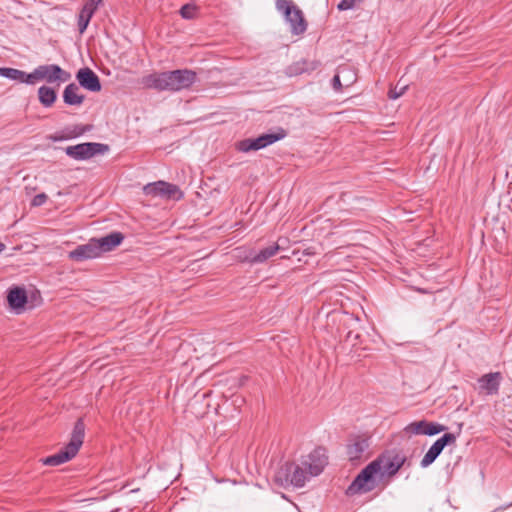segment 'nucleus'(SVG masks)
Segmentation results:
<instances>
[{
    "instance_id": "f257e3e1",
    "label": "nucleus",
    "mask_w": 512,
    "mask_h": 512,
    "mask_svg": "<svg viewBox=\"0 0 512 512\" xmlns=\"http://www.w3.org/2000/svg\"><path fill=\"white\" fill-rule=\"evenodd\" d=\"M196 80L197 74L195 71L177 69L145 75L140 79V84L148 89L176 92L190 88Z\"/></svg>"
},
{
    "instance_id": "f03ea898",
    "label": "nucleus",
    "mask_w": 512,
    "mask_h": 512,
    "mask_svg": "<svg viewBox=\"0 0 512 512\" xmlns=\"http://www.w3.org/2000/svg\"><path fill=\"white\" fill-rule=\"evenodd\" d=\"M84 438V423L78 420L74 426L70 442L58 453L43 460L45 465L57 466L71 460L79 451Z\"/></svg>"
},
{
    "instance_id": "7ed1b4c3",
    "label": "nucleus",
    "mask_w": 512,
    "mask_h": 512,
    "mask_svg": "<svg viewBox=\"0 0 512 512\" xmlns=\"http://www.w3.org/2000/svg\"><path fill=\"white\" fill-rule=\"evenodd\" d=\"M311 477L303 464L285 463L275 473V481L283 486L303 487Z\"/></svg>"
},
{
    "instance_id": "20e7f679",
    "label": "nucleus",
    "mask_w": 512,
    "mask_h": 512,
    "mask_svg": "<svg viewBox=\"0 0 512 512\" xmlns=\"http://www.w3.org/2000/svg\"><path fill=\"white\" fill-rule=\"evenodd\" d=\"M375 467L376 464L372 462L368 464L350 484L347 493L350 495L367 493L384 485Z\"/></svg>"
},
{
    "instance_id": "39448f33",
    "label": "nucleus",
    "mask_w": 512,
    "mask_h": 512,
    "mask_svg": "<svg viewBox=\"0 0 512 512\" xmlns=\"http://www.w3.org/2000/svg\"><path fill=\"white\" fill-rule=\"evenodd\" d=\"M70 78L71 74L59 65H40L28 75V84H35L36 81L40 80H45L50 84H60L69 81Z\"/></svg>"
},
{
    "instance_id": "423d86ee",
    "label": "nucleus",
    "mask_w": 512,
    "mask_h": 512,
    "mask_svg": "<svg viewBox=\"0 0 512 512\" xmlns=\"http://www.w3.org/2000/svg\"><path fill=\"white\" fill-rule=\"evenodd\" d=\"M276 7L283 12L286 20L290 23L291 32L294 35L303 34L307 29L303 12L293 4L291 0H277Z\"/></svg>"
},
{
    "instance_id": "0eeeda50",
    "label": "nucleus",
    "mask_w": 512,
    "mask_h": 512,
    "mask_svg": "<svg viewBox=\"0 0 512 512\" xmlns=\"http://www.w3.org/2000/svg\"><path fill=\"white\" fill-rule=\"evenodd\" d=\"M286 136L284 129H279L277 132L262 134L257 138H248L236 143V149L242 152L251 150H259L264 148Z\"/></svg>"
},
{
    "instance_id": "6e6552de",
    "label": "nucleus",
    "mask_w": 512,
    "mask_h": 512,
    "mask_svg": "<svg viewBox=\"0 0 512 512\" xmlns=\"http://www.w3.org/2000/svg\"><path fill=\"white\" fill-rule=\"evenodd\" d=\"M370 437L355 435L351 437L346 446V454L350 461H360L369 456Z\"/></svg>"
},
{
    "instance_id": "1a4fd4ad",
    "label": "nucleus",
    "mask_w": 512,
    "mask_h": 512,
    "mask_svg": "<svg viewBox=\"0 0 512 512\" xmlns=\"http://www.w3.org/2000/svg\"><path fill=\"white\" fill-rule=\"evenodd\" d=\"M144 193L150 196H159L165 199L178 200L182 197V192L176 185L157 181L144 186Z\"/></svg>"
},
{
    "instance_id": "9d476101",
    "label": "nucleus",
    "mask_w": 512,
    "mask_h": 512,
    "mask_svg": "<svg viewBox=\"0 0 512 512\" xmlns=\"http://www.w3.org/2000/svg\"><path fill=\"white\" fill-rule=\"evenodd\" d=\"M109 150L108 145L100 143H82L76 146H69L66 154L70 157L86 159L97 154H104Z\"/></svg>"
},
{
    "instance_id": "9b49d317",
    "label": "nucleus",
    "mask_w": 512,
    "mask_h": 512,
    "mask_svg": "<svg viewBox=\"0 0 512 512\" xmlns=\"http://www.w3.org/2000/svg\"><path fill=\"white\" fill-rule=\"evenodd\" d=\"M310 477L319 475L327 464L325 450L322 448L315 449L302 460Z\"/></svg>"
},
{
    "instance_id": "f8f14e48",
    "label": "nucleus",
    "mask_w": 512,
    "mask_h": 512,
    "mask_svg": "<svg viewBox=\"0 0 512 512\" xmlns=\"http://www.w3.org/2000/svg\"><path fill=\"white\" fill-rule=\"evenodd\" d=\"M445 429H446V427L443 425L428 422L425 420H421V421H415V422L408 424L404 428V432L409 436H412V435L432 436V435H436L440 432H443Z\"/></svg>"
},
{
    "instance_id": "ddd939ff",
    "label": "nucleus",
    "mask_w": 512,
    "mask_h": 512,
    "mask_svg": "<svg viewBox=\"0 0 512 512\" xmlns=\"http://www.w3.org/2000/svg\"><path fill=\"white\" fill-rule=\"evenodd\" d=\"M456 441V437L452 433H446L441 438L437 439L433 445L426 452L421 460L422 467H428L443 451L444 447L448 444H452Z\"/></svg>"
},
{
    "instance_id": "4468645a",
    "label": "nucleus",
    "mask_w": 512,
    "mask_h": 512,
    "mask_svg": "<svg viewBox=\"0 0 512 512\" xmlns=\"http://www.w3.org/2000/svg\"><path fill=\"white\" fill-rule=\"evenodd\" d=\"M372 464H376V470L380 475V478L385 483L386 480L396 474L402 465V461L395 457L391 459L389 457H380L377 460L372 461Z\"/></svg>"
},
{
    "instance_id": "2eb2a0df",
    "label": "nucleus",
    "mask_w": 512,
    "mask_h": 512,
    "mask_svg": "<svg viewBox=\"0 0 512 512\" xmlns=\"http://www.w3.org/2000/svg\"><path fill=\"white\" fill-rule=\"evenodd\" d=\"M76 79L80 86L91 92H99L101 90L99 77L88 67L81 68L76 74Z\"/></svg>"
},
{
    "instance_id": "dca6fc26",
    "label": "nucleus",
    "mask_w": 512,
    "mask_h": 512,
    "mask_svg": "<svg viewBox=\"0 0 512 512\" xmlns=\"http://www.w3.org/2000/svg\"><path fill=\"white\" fill-rule=\"evenodd\" d=\"M102 0H88L82 7L78 17V29L80 34H83L87 29L89 22L97 10Z\"/></svg>"
},
{
    "instance_id": "f3484780",
    "label": "nucleus",
    "mask_w": 512,
    "mask_h": 512,
    "mask_svg": "<svg viewBox=\"0 0 512 512\" xmlns=\"http://www.w3.org/2000/svg\"><path fill=\"white\" fill-rule=\"evenodd\" d=\"M98 256V250L93 239L69 252V258L75 261H83L86 259L96 258Z\"/></svg>"
},
{
    "instance_id": "a211bd4d",
    "label": "nucleus",
    "mask_w": 512,
    "mask_h": 512,
    "mask_svg": "<svg viewBox=\"0 0 512 512\" xmlns=\"http://www.w3.org/2000/svg\"><path fill=\"white\" fill-rule=\"evenodd\" d=\"M7 301L11 309L20 313L23 311L27 303V294L24 288L14 287L11 288L7 295Z\"/></svg>"
},
{
    "instance_id": "6ab92c4d",
    "label": "nucleus",
    "mask_w": 512,
    "mask_h": 512,
    "mask_svg": "<svg viewBox=\"0 0 512 512\" xmlns=\"http://www.w3.org/2000/svg\"><path fill=\"white\" fill-rule=\"evenodd\" d=\"M123 240V236L120 233H112L99 239H93L95 246L97 247L99 256L103 252H108L117 247Z\"/></svg>"
},
{
    "instance_id": "aec40b11",
    "label": "nucleus",
    "mask_w": 512,
    "mask_h": 512,
    "mask_svg": "<svg viewBox=\"0 0 512 512\" xmlns=\"http://www.w3.org/2000/svg\"><path fill=\"white\" fill-rule=\"evenodd\" d=\"M500 379V373L485 374L479 380L480 389L488 395L495 394L498 392Z\"/></svg>"
},
{
    "instance_id": "412c9836",
    "label": "nucleus",
    "mask_w": 512,
    "mask_h": 512,
    "mask_svg": "<svg viewBox=\"0 0 512 512\" xmlns=\"http://www.w3.org/2000/svg\"><path fill=\"white\" fill-rule=\"evenodd\" d=\"M85 97L79 94V87L75 83L66 86L63 92V100L68 105L79 106L83 103Z\"/></svg>"
},
{
    "instance_id": "4be33fe9",
    "label": "nucleus",
    "mask_w": 512,
    "mask_h": 512,
    "mask_svg": "<svg viewBox=\"0 0 512 512\" xmlns=\"http://www.w3.org/2000/svg\"><path fill=\"white\" fill-rule=\"evenodd\" d=\"M38 99L44 107H51L57 99V93L53 88L43 85L38 89Z\"/></svg>"
},
{
    "instance_id": "5701e85b",
    "label": "nucleus",
    "mask_w": 512,
    "mask_h": 512,
    "mask_svg": "<svg viewBox=\"0 0 512 512\" xmlns=\"http://www.w3.org/2000/svg\"><path fill=\"white\" fill-rule=\"evenodd\" d=\"M280 246L278 244L270 245L264 249H262L259 253L255 254L251 258H249L250 263H263L269 258L276 255L279 251Z\"/></svg>"
},
{
    "instance_id": "b1692460",
    "label": "nucleus",
    "mask_w": 512,
    "mask_h": 512,
    "mask_svg": "<svg viewBox=\"0 0 512 512\" xmlns=\"http://www.w3.org/2000/svg\"><path fill=\"white\" fill-rule=\"evenodd\" d=\"M28 75L26 72L15 69V68H8V67H0V76L17 80L21 83H27L28 84Z\"/></svg>"
},
{
    "instance_id": "393cba45",
    "label": "nucleus",
    "mask_w": 512,
    "mask_h": 512,
    "mask_svg": "<svg viewBox=\"0 0 512 512\" xmlns=\"http://www.w3.org/2000/svg\"><path fill=\"white\" fill-rule=\"evenodd\" d=\"M339 74H341L342 78L344 79V86L350 87L352 84L355 83L357 79V75L354 71V69L348 65H343L339 67Z\"/></svg>"
},
{
    "instance_id": "a878e982",
    "label": "nucleus",
    "mask_w": 512,
    "mask_h": 512,
    "mask_svg": "<svg viewBox=\"0 0 512 512\" xmlns=\"http://www.w3.org/2000/svg\"><path fill=\"white\" fill-rule=\"evenodd\" d=\"M196 6L192 4H185L180 9V14L184 19H193L196 15Z\"/></svg>"
},
{
    "instance_id": "bb28decb",
    "label": "nucleus",
    "mask_w": 512,
    "mask_h": 512,
    "mask_svg": "<svg viewBox=\"0 0 512 512\" xmlns=\"http://www.w3.org/2000/svg\"><path fill=\"white\" fill-rule=\"evenodd\" d=\"M407 88H408L407 84L399 86V83H398L394 88H391L389 90L388 96H389L390 99H394L395 100V99L401 97L405 93Z\"/></svg>"
},
{
    "instance_id": "cd10ccee",
    "label": "nucleus",
    "mask_w": 512,
    "mask_h": 512,
    "mask_svg": "<svg viewBox=\"0 0 512 512\" xmlns=\"http://www.w3.org/2000/svg\"><path fill=\"white\" fill-rule=\"evenodd\" d=\"M363 0H341L337 5V8L340 11H345L354 8L357 4L361 3Z\"/></svg>"
},
{
    "instance_id": "c85d7f7f",
    "label": "nucleus",
    "mask_w": 512,
    "mask_h": 512,
    "mask_svg": "<svg viewBox=\"0 0 512 512\" xmlns=\"http://www.w3.org/2000/svg\"><path fill=\"white\" fill-rule=\"evenodd\" d=\"M46 200H47V195L44 193H40L33 198L32 205L36 206V207L41 206L46 202Z\"/></svg>"
},
{
    "instance_id": "c756f323",
    "label": "nucleus",
    "mask_w": 512,
    "mask_h": 512,
    "mask_svg": "<svg viewBox=\"0 0 512 512\" xmlns=\"http://www.w3.org/2000/svg\"><path fill=\"white\" fill-rule=\"evenodd\" d=\"M342 75L339 74V71L337 72V74L334 76L333 78V88L335 90H340L342 87H345L344 84L341 82V77Z\"/></svg>"
},
{
    "instance_id": "7c9ffc66",
    "label": "nucleus",
    "mask_w": 512,
    "mask_h": 512,
    "mask_svg": "<svg viewBox=\"0 0 512 512\" xmlns=\"http://www.w3.org/2000/svg\"><path fill=\"white\" fill-rule=\"evenodd\" d=\"M318 66H319V62H312L311 67L309 69L313 70V69L317 68Z\"/></svg>"
},
{
    "instance_id": "2f4dec72",
    "label": "nucleus",
    "mask_w": 512,
    "mask_h": 512,
    "mask_svg": "<svg viewBox=\"0 0 512 512\" xmlns=\"http://www.w3.org/2000/svg\"><path fill=\"white\" fill-rule=\"evenodd\" d=\"M5 244L0 242V253L5 249Z\"/></svg>"
}]
</instances>
